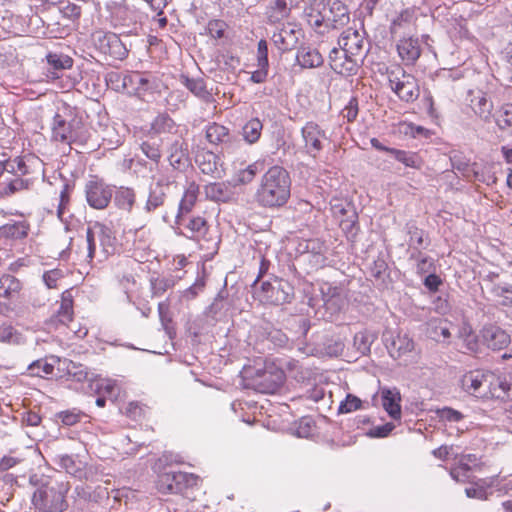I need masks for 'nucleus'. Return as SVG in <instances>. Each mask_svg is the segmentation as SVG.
<instances>
[{
  "instance_id": "obj_54",
  "label": "nucleus",
  "mask_w": 512,
  "mask_h": 512,
  "mask_svg": "<svg viewBox=\"0 0 512 512\" xmlns=\"http://www.w3.org/2000/svg\"><path fill=\"white\" fill-rule=\"evenodd\" d=\"M496 123L498 127L502 130L507 129L508 127H512V104L507 103L504 104L500 111L499 115L496 118Z\"/></svg>"
},
{
  "instance_id": "obj_13",
  "label": "nucleus",
  "mask_w": 512,
  "mask_h": 512,
  "mask_svg": "<svg viewBox=\"0 0 512 512\" xmlns=\"http://www.w3.org/2000/svg\"><path fill=\"white\" fill-rule=\"evenodd\" d=\"M323 19L326 20V26L339 29L349 23L350 13L340 0H326L323 4Z\"/></svg>"
},
{
  "instance_id": "obj_36",
  "label": "nucleus",
  "mask_w": 512,
  "mask_h": 512,
  "mask_svg": "<svg viewBox=\"0 0 512 512\" xmlns=\"http://www.w3.org/2000/svg\"><path fill=\"white\" fill-rule=\"evenodd\" d=\"M466 179L470 181L485 183L486 185L495 184L497 181L495 172L492 171L491 167H479L476 163H474V166L472 167Z\"/></svg>"
},
{
  "instance_id": "obj_17",
  "label": "nucleus",
  "mask_w": 512,
  "mask_h": 512,
  "mask_svg": "<svg viewBox=\"0 0 512 512\" xmlns=\"http://www.w3.org/2000/svg\"><path fill=\"white\" fill-rule=\"evenodd\" d=\"M493 374L482 370L465 373L460 379L461 388L468 394L480 396L484 394L483 388L491 384Z\"/></svg>"
},
{
  "instance_id": "obj_6",
  "label": "nucleus",
  "mask_w": 512,
  "mask_h": 512,
  "mask_svg": "<svg viewBox=\"0 0 512 512\" xmlns=\"http://www.w3.org/2000/svg\"><path fill=\"white\" fill-rule=\"evenodd\" d=\"M114 240L111 230L106 226L100 223L89 226L86 230L85 247L81 250L85 261L91 263L95 258L97 244L101 246V253L106 258L114 250Z\"/></svg>"
},
{
  "instance_id": "obj_53",
  "label": "nucleus",
  "mask_w": 512,
  "mask_h": 512,
  "mask_svg": "<svg viewBox=\"0 0 512 512\" xmlns=\"http://www.w3.org/2000/svg\"><path fill=\"white\" fill-rule=\"evenodd\" d=\"M47 61L55 70L68 69L72 66L73 63L70 57L56 53L48 54Z\"/></svg>"
},
{
  "instance_id": "obj_7",
  "label": "nucleus",
  "mask_w": 512,
  "mask_h": 512,
  "mask_svg": "<svg viewBox=\"0 0 512 512\" xmlns=\"http://www.w3.org/2000/svg\"><path fill=\"white\" fill-rule=\"evenodd\" d=\"M250 373L248 385L255 391L263 394L275 393L284 383L285 374L282 369L272 363H265L264 368L254 369Z\"/></svg>"
},
{
  "instance_id": "obj_59",
  "label": "nucleus",
  "mask_w": 512,
  "mask_h": 512,
  "mask_svg": "<svg viewBox=\"0 0 512 512\" xmlns=\"http://www.w3.org/2000/svg\"><path fill=\"white\" fill-rule=\"evenodd\" d=\"M82 417L83 413L75 409L62 411L58 414V418L60 419L62 424L66 426H73L77 424L78 422L81 421Z\"/></svg>"
},
{
  "instance_id": "obj_28",
  "label": "nucleus",
  "mask_w": 512,
  "mask_h": 512,
  "mask_svg": "<svg viewBox=\"0 0 512 512\" xmlns=\"http://www.w3.org/2000/svg\"><path fill=\"white\" fill-rule=\"evenodd\" d=\"M382 406L388 415L394 420L401 418V395L396 389H383L381 392Z\"/></svg>"
},
{
  "instance_id": "obj_41",
  "label": "nucleus",
  "mask_w": 512,
  "mask_h": 512,
  "mask_svg": "<svg viewBox=\"0 0 512 512\" xmlns=\"http://www.w3.org/2000/svg\"><path fill=\"white\" fill-rule=\"evenodd\" d=\"M16 46L9 42L0 43V66L11 67L18 63Z\"/></svg>"
},
{
  "instance_id": "obj_40",
  "label": "nucleus",
  "mask_w": 512,
  "mask_h": 512,
  "mask_svg": "<svg viewBox=\"0 0 512 512\" xmlns=\"http://www.w3.org/2000/svg\"><path fill=\"white\" fill-rule=\"evenodd\" d=\"M27 370L32 377L46 378L54 373V364L49 363L47 358L38 359L32 362Z\"/></svg>"
},
{
  "instance_id": "obj_5",
  "label": "nucleus",
  "mask_w": 512,
  "mask_h": 512,
  "mask_svg": "<svg viewBox=\"0 0 512 512\" xmlns=\"http://www.w3.org/2000/svg\"><path fill=\"white\" fill-rule=\"evenodd\" d=\"M254 298L264 304L283 305L289 303L294 296L293 286L286 280L273 277L258 284L255 279L252 285Z\"/></svg>"
},
{
  "instance_id": "obj_55",
  "label": "nucleus",
  "mask_w": 512,
  "mask_h": 512,
  "mask_svg": "<svg viewBox=\"0 0 512 512\" xmlns=\"http://www.w3.org/2000/svg\"><path fill=\"white\" fill-rule=\"evenodd\" d=\"M64 277L61 269H52L43 273L42 280L48 289L58 288V282Z\"/></svg>"
},
{
  "instance_id": "obj_31",
  "label": "nucleus",
  "mask_w": 512,
  "mask_h": 512,
  "mask_svg": "<svg viewBox=\"0 0 512 512\" xmlns=\"http://www.w3.org/2000/svg\"><path fill=\"white\" fill-rule=\"evenodd\" d=\"M22 283L19 279L10 274H3L0 277V298L5 300H16L20 296Z\"/></svg>"
},
{
  "instance_id": "obj_39",
  "label": "nucleus",
  "mask_w": 512,
  "mask_h": 512,
  "mask_svg": "<svg viewBox=\"0 0 512 512\" xmlns=\"http://www.w3.org/2000/svg\"><path fill=\"white\" fill-rule=\"evenodd\" d=\"M263 129V124L258 118L250 119L242 128V135L249 144L256 143Z\"/></svg>"
},
{
  "instance_id": "obj_34",
  "label": "nucleus",
  "mask_w": 512,
  "mask_h": 512,
  "mask_svg": "<svg viewBox=\"0 0 512 512\" xmlns=\"http://www.w3.org/2000/svg\"><path fill=\"white\" fill-rule=\"evenodd\" d=\"M29 228L26 221L7 223L0 227V235L9 239H22L28 235Z\"/></svg>"
},
{
  "instance_id": "obj_30",
  "label": "nucleus",
  "mask_w": 512,
  "mask_h": 512,
  "mask_svg": "<svg viewBox=\"0 0 512 512\" xmlns=\"http://www.w3.org/2000/svg\"><path fill=\"white\" fill-rule=\"evenodd\" d=\"M233 311L234 309L232 308L230 300L219 294L206 309L205 315L208 318L219 320L222 318L234 317Z\"/></svg>"
},
{
  "instance_id": "obj_33",
  "label": "nucleus",
  "mask_w": 512,
  "mask_h": 512,
  "mask_svg": "<svg viewBox=\"0 0 512 512\" xmlns=\"http://www.w3.org/2000/svg\"><path fill=\"white\" fill-rule=\"evenodd\" d=\"M204 190L206 197L216 202H228L233 196L230 185L225 182L209 183Z\"/></svg>"
},
{
  "instance_id": "obj_19",
  "label": "nucleus",
  "mask_w": 512,
  "mask_h": 512,
  "mask_svg": "<svg viewBox=\"0 0 512 512\" xmlns=\"http://www.w3.org/2000/svg\"><path fill=\"white\" fill-rule=\"evenodd\" d=\"M301 132L307 153L316 157L323 148L322 139H326L325 131L317 123L307 122Z\"/></svg>"
},
{
  "instance_id": "obj_42",
  "label": "nucleus",
  "mask_w": 512,
  "mask_h": 512,
  "mask_svg": "<svg viewBox=\"0 0 512 512\" xmlns=\"http://www.w3.org/2000/svg\"><path fill=\"white\" fill-rule=\"evenodd\" d=\"M264 169V163L257 161L249 165L247 168L240 170L235 176L236 185H245L251 183L257 173Z\"/></svg>"
},
{
  "instance_id": "obj_12",
  "label": "nucleus",
  "mask_w": 512,
  "mask_h": 512,
  "mask_svg": "<svg viewBox=\"0 0 512 512\" xmlns=\"http://www.w3.org/2000/svg\"><path fill=\"white\" fill-rule=\"evenodd\" d=\"M93 40L103 54L115 59H123L127 55V49L115 33L99 31L93 35Z\"/></svg>"
},
{
  "instance_id": "obj_38",
  "label": "nucleus",
  "mask_w": 512,
  "mask_h": 512,
  "mask_svg": "<svg viewBox=\"0 0 512 512\" xmlns=\"http://www.w3.org/2000/svg\"><path fill=\"white\" fill-rule=\"evenodd\" d=\"M54 362L62 363L66 375L77 381H83L87 378V371L82 364H78L69 359L61 360L59 357H51Z\"/></svg>"
},
{
  "instance_id": "obj_10",
  "label": "nucleus",
  "mask_w": 512,
  "mask_h": 512,
  "mask_svg": "<svg viewBox=\"0 0 512 512\" xmlns=\"http://www.w3.org/2000/svg\"><path fill=\"white\" fill-rule=\"evenodd\" d=\"M362 59L337 48H333L329 54L331 69L345 77L357 74Z\"/></svg>"
},
{
  "instance_id": "obj_18",
  "label": "nucleus",
  "mask_w": 512,
  "mask_h": 512,
  "mask_svg": "<svg viewBox=\"0 0 512 512\" xmlns=\"http://www.w3.org/2000/svg\"><path fill=\"white\" fill-rule=\"evenodd\" d=\"M176 223L185 236L194 240L204 238L209 229L207 221L200 216L177 215Z\"/></svg>"
},
{
  "instance_id": "obj_3",
  "label": "nucleus",
  "mask_w": 512,
  "mask_h": 512,
  "mask_svg": "<svg viewBox=\"0 0 512 512\" xmlns=\"http://www.w3.org/2000/svg\"><path fill=\"white\" fill-rule=\"evenodd\" d=\"M70 483L66 480L49 479L41 483L31 496L35 512H63L68 508L67 494Z\"/></svg>"
},
{
  "instance_id": "obj_15",
  "label": "nucleus",
  "mask_w": 512,
  "mask_h": 512,
  "mask_svg": "<svg viewBox=\"0 0 512 512\" xmlns=\"http://www.w3.org/2000/svg\"><path fill=\"white\" fill-rule=\"evenodd\" d=\"M271 35V40L281 52L292 50L299 41L301 30L292 23H282Z\"/></svg>"
},
{
  "instance_id": "obj_44",
  "label": "nucleus",
  "mask_w": 512,
  "mask_h": 512,
  "mask_svg": "<svg viewBox=\"0 0 512 512\" xmlns=\"http://www.w3.org/2000/svg\"><path fill=\"white\" fill-rule=\"evenodd\" d=\"M125 76V91L127 93H140L141 90H147L149 81L142 77L139 73L124 74Z\"/></svg>"
},
{
  "instance_id": "obj_21",
  "label": "nucleus",
  "mask_w": 512,
  "mask_h": 512,
  "mask_svg": "<svg viewBox=\"0 0 512 512\" xmlns=\"http://www.w3.org/2000/svg\"><path fill=\"white\" fill-rule=\"evenodd\" d=\"M482 339L487 347L493 350L503 349L510 343L509 334L493 323L482 329Z\"/></svg>"
},
{
  "instance_id": "obj_20",
  "label": "nucleus",
  "mask_w": 512,
  "mask_h": 512,
  "mask_svg": "<svg viewBox=\"0 0 512 512\" xmlns=\"http://www.w3.org/2000/svg\"><path fill=\"white\" fill-rule=\"evenodd\" d=\"M7 166L10 173L17 175V177L25 178L40 170L42 163L39 158L29 155L7 160Z\"/></svg>"
},
{
  "instance_id": "obj_48",
  "label": "nucleus",
  "mask_w": 512,
  "mask_h": 512,
  "mask_svg": "<svg viewBox=\"0 0 512 512\" xmlns=\"http://www.w3.org/2000/svg\"><path fill=\"white\" fill-rule=\"evenodd\" d=\"M357 219L358 215L353 207H349L348 217L340 219L339 226L347 236L355 237L357 235Z\"/></svg>"
},
{
  "instance_id": "obj_60",
  "label": "nucleus",
  "mask_w": 512,
  "mask_h": 512,
  "mask_svg": "<svg viewBox=\"0 0 512 512\" xmlns=\"http://www.w3.org/2000/svg\"><path fill=\"white\" fill-rule=\"evenodd\" d=\"M266 340L275 347H283L287 344L289 337L280 329H272L266 332Z\"/></svg>"
},
{
  "instance_id": "obj_22",
  "label": "nucleus",
  "mask_w": 512,
  "mask_h": 512,
  "mask_svg": "<svg viewBox=\"0 0 512 512\" xmlns=\"http://www.w3.org/2000/svg\"><path fill=\"white\" fill-rule=\"evenodd\" d=\"M206 139L209 143L214 145L222 144L223 148L229 150L235 143H239L236 137H233L229 133V129L223 125L212 123L207 126Z\"/></svg>"
},
{
  "instance_id": "obj_29",
  "label": "nucleus",
  "mask_w": 512,
  "mask_h": 512,
  "mask_svg": "<svg viewBox=\"0 0 512 512\" xmlns=\"http://www.w3.org/2000/svg\"><path fill=\"white\" fill-rule=\"evenodd\" d=\"M397 51L406 64H414L421 55L419 41L412 37L400 40L397 44Z\"/></svg>"
},
{
  "instance_id": "obj_1",
  "label": "nucleus",
  "mask_w": 512,
  "mask_h": 512,
  "mask_svg": "<svg viewBox=\"0 0 512 512\" xmlns=\"http://www.w3.org/2000/svg\"><path fill=\"white\" fill-rule=\"evenodd\" d=\"M290 195V175L285 168L275 165L262 175L255 198L261 207L279 208L288 202Z\"/></svg>"
},
{
  "instance_id": "obj_23",
  "label": "nucleus",
  "mask_w": 512,
  "mask_h": 512,
  "mask_svg": "<svg viewBox=\"0 0 512 512\" xmlns=\"http://www.w3.org/2000/svg\"><path fill=\"white\" fill-rule=\"evenodd\" d=\"M31 184L30 179L17 177V175L8 172L0 182V198L11 197L18 192L27 190Z\"/></svg>"
},
{
  "instance_id": "obj_61",
  "label": "nucleus",
  "mask_w": 512,
  "mask_h": 512,
  "mask_svg": "<svg viewBox=\"0 0 512 512\" xmlns=\"http://www.w3.org/2000/svg\"><path fill=\"white\" fill-rule=\"evenodd\" d=\"M371 275L376 279L384 282L387 275L388 265L383 258H377L371 266Z\"/></svg>"
},
{
  "instance_id": "obj_47",
  "label": "nucleus",
  "mask_w": 512,
  "mask_h": 512,
  "mask_svg": "<svg viewBox=\"0 0 512 512\" xmlns=\"http://www.w3.org/2000/svg\"><path fill=\"white\" fill-rule=\"evenodd\" d=\"M376 339L377 334L375 332H358L354 336V346L360 353L366 354L370 351V347Z\"/></svg>"
},
{
  "instance_id": "obj_4",
  "label": "nucleus",
  "mask_w": 512,
  "mask_h": 512,
  "mask_svg": "<svg viewBox=\"0 0 512 512\" xmlns=\"http://www.w3.org/2000/svg\"><path fill=\"white\" fill-rule=\"evenodd\" d=\"M200 481L195 474L172 468L162 470V506L165 505L168 512H177L178 506L185 501L181 495L183 491L197 486Z\"/></svg>"
},
{
  "instance_id": "obj_24",
  "label": "nucleus",
  "mask_w": 512,
  "mask_h": 512,
  "mask_svg": "<svg viewBox=\"0 0 512 512\" xmlns=\"http://www.w3.org/2000/svg\"><path fill=\"white\" fill-rule=\"evenodd\" d=\"M469 105L474 113L483 121L489 122L492 117L493 103L485 93L477 91L469 93Z\"/></svg>"
},
{
  "instance_id": "obj_56",
  "label": "nucleus",
  "mask_w": 512,
  "mask_h": 512,
  "mask_svg": "<svg viewBox=\"0 0 512 512\" xmlns=\"http://www.w3.org/2000/svg\"><path fill=\"white\" fill-rule=\"evenodd\" d=\"M362 401L355 395L348 394L339 407L338 413H350L361 408Z\"/></svg>"
},
{
  "instance_id": "obj_35",
  "label": "nucleus",
  "mask_w": 512,
  "mask_h": 512,
  "mask_svg": "<svg viewBox=\"0 0 512 512\" xmlns=\"http://www.w3.org/2000/svg\"><path fill=\"white\" fill-rule=\"evenodd\" d=\"M497 477L490 479H479L474 483L472 487L465 489V494L468 498H475L479 500H485L488 497V489L495 486V480Z\"/></svg>"
},
{
  "instance_id": "obj_58",
  "label": "nucleus",
  "mask_w": 512,
  "mask_h": 512,
  "mask_svg": "<svg viewBox=\"0 0 512 512\" xmlns=\"http://www.w3.org/2000/svg\"><path fill=\"white\" fill-rule=\"evenodd\" d=\"M141 149L143 153L151 160H153L156 165L158 164L160 158V150L154 138L145 141L141 145Z\"/></svg>"
},
{
  "instance_id": "obj_51",
  "label": "nucleus",
  "mask_w": 512,
  "mask_h": 512,
  "mask_svg": "<svg viewBox=\"0 0 512 512\" xmlns=\"http://www.w3.org/2000/svg\"><path fill=\"white\" fill-rule=\"evenodd\" d=\"M107 86L116 92H124L125 91V76L124 73L111 71L107 73L105 77Z\"/></svg>"
},
{
  "instance_id": "obj_45",
  "label": "nucleus",
  "mask_w": 512,
  "mask_h": 512,
  "mask_svg": "<svg viewBox=\"0 0 512 512\" xmlns=\"http://www.w3.org/2000/svg\"><path fill=\"white\" fill-rule=\"evenodd\" d=\"M135 203L134 191L130 188H120L115 195V204L119 209L131 211Z\"/></svg>"
},
{
  "instance_id": "obj_63",
  "label": "nucleus",
  "mask_w": 512,
  "mask_h": 512,
  "mask_svg": "<svg viewBox=\"0 0 512 512\" xmlns=\"http://www.w3.org/2000/svg\"><path fill=\"white\" fill-rule=\"evenodd\" d=\"M18 334L9 322L0 323V341L17 342Z\"/></svg>"
},
{
  "instance_id": "obj_52",
  "label": "nucleus",
  "mask_w": 512,
  "mask_h": 512,
  "mask_svg": "<svg viewBox=\"0 0 512 512\" xmlns=\"http://www.w3.org/2000/svg\"><path fill=\"white\" fill-rule=\"evenodd\" d=\"M58 316L67 318L69 320L73 317V299L70 292L65 291L62 294L60 307L57 310Z\"/></svg>"
},
{
  "instance_id": "obj_43",
  "label": "nucleus",
  "mask_w": 512,
  "mask_h": 512,
  "mask_svg": "<svg viewBox=\"0 0 512 512\" xmlns=\"http://www.w3.org/2000/svg\"><path fill=\"white\" fill-rule=\"evenodd\" d=\"M391 155H393V157L397 161L403 163L407 167L420 169L422 166V160L420 156L415 152L404 151L394 148L391 151Z\"/></svg>"
},
{
  "instance_id": "obj_46",
  "label": "nucleus",
  "mask_w": 512,
  "mask_h": 512,
  "mask_svg": "<svg viewBox=\"0 0 512 512\" xmlns=\"http://www.w3.org/2000/svg\"><path fill=\"white\" fill-rule=\"evenodd\" d=\"M410 259L416 261V268L418 274L422 275L427 273H433L435 267L433 259L431 257L425 256L424 254H422L421 251L417 250L411 253Z\"/></svg>"
},
{
  "instance_id": "obj_2",
  "label": "nucleus",
  "mask_w": 512,
  "mask_h": 512,
  "mask_svg": "<svg viewBox=\"0 0 512 512\" xmlns=\"http://www.w3.org/2000/svg\"><path fill=\"white\" fill-rule=\"evenodd\" d=\"M50 128L51 140L55 143L65 144L71 148L72 144L86 142L87 135L82 118L73 107L59 108L52 118Z\"/></svg>"
},
{
  "instance_id": "obj_14",
  "label": "nucleus",
  "mask_w": 512,
  "mask_h": 512,
  "mask_svg": "<svg viewBox=\"0 0 512 512\" xmlns=\"http://www.w3.org/2000/svg\"><path fill=\"white\" fill-rule=\"evenodd\" d=\"M195 163L203 174L214 179H221L225 174L224 163L212 151L199 149L195 154Z\"/></svg>"
},
{
  "instance_id": "obj_62",
  "label": "nucleus",
  "mask_w": 512,
  "mask_h": 512,
  "mask_svg": "<svg viewBox=\"0 0 512 512\" xmlns=\"http://www.w3.org/2000/svg\"><path fill=\"white\" fill-rule=\"evenodd\" d=\"M70 201V187L67 184H64L59 196V204L57 207V215L59 219L63 220V216L65 214L66 207L68 206Z\"/></svg>"
},
{
  "instance_id": "obj_9",
  "label": "nucleus",
  "mask_w": 512,
  "mask_h": 512,
  "mask_svg": "<svg viewBox=\"0 0 512 512\" xmlns=\"http://www.w3.org/2000/svg\"><path fill=\"white\" fill-rule=\"evenodd\" d=\"M338 44L341 50L355 57L364 58L369 50V43L365 39V31L362 27L360 29L350 27L344 30Z\"/></svg>"
},
{
  "instance_id": "obj_16",
  "label": "nucleus",
  "mask_w": 512,
  "mask_h": 512,
  "mask_svg": "<svg viewBox=\"0 0 512 512\" xmlns=\"http://www.w3.org/2000/svg\"><path fill=\"white\" fill-rule=\"evenodd\" d=\"M87 203L94 209H104L111 201L113 190L101 181H89L85 187Z\"/></svg>"
},
{
  "instance_id": "obj_57",
  "label": "nucleus",
  "mask_w": 512,
  "mask_h": 512,
  "mask_svg": "<svg viewBox=\"0 0 512 512\" xmlns=\"http://www.w3.org/2000/svg\"><path fill=\"white\" fill-rule=\"evenodd\" d=\"M314 428L313 420L310 417H302L295 428L296 436L300 438H308L312 435Z\"/></svg>"
},
{
  "instance_id": "obj_37",
  "label": "nucleus",
  "mask_w": 512,
  "mask_h": 512,
  "mask_svg": "<svg viewBox=\"0 0 512 512\" xmlns=\"http://www.w3.org/2000/svg\"><path fill=\"white\" fill-rule=\"evenodd\" d=\"M199 187L195 183L183 192V196L179 203V211L177 215H187L196 203Z\"/></svg>"
},
{
  "instance_id": "obj_26",
  "label": "nucleus",
  "mask_w": 512,
  "mask_h": 512,
  "mask_svg": "<svg viewBox=\"0 0 512 512\" xmlns=\"http://www.w3.org/2000/svg\"><path fill=\"white\" fill-rule=\"evenodd\" d=\"M320 292L325 309L330 311L331 316L341 309V305L343 304L341 288L333 286L330 283H323L320 286Z\"/></svg>"
},
{
  "instance_id": "obj_50",
  "label": "nucleus",
  "mask_w": 512,
  "mask_h": 512,
  "mask_svg": "<svg viewBox=\"0 0 512 512\" xmlns=\"http://www.w3.org/2000/svg\"><path fill=\"white\" fill-rule=\"evenodd\" d=\"M181 78L182 83L196 96L204 97L207 94L206 85L203 79H190L189 77L184 75H182Z\"/></svg>"
},
{
  "instance_id": "obj_25",
  "label": "nucleus",
  "mask_w": 512,
  "mask_h": 512,
  "mask_svg": "<svg viewBox=\"0 0 512 512\" xmlns=\"http://www.w3.org/2000/svg\"><path fill=\"white\" fill-rule=\"evenodd\" d=\"M292 8L287 5V0H272L266 7V23L269 25H279L290 17Z\"/></svg>"
},
{
  "instance_id": "obj_32",
  "label": "nucleus",
  "mask_w": 512,
  "mask_h": 512,
  "mask_svg": "<svg viewBox=\"0 0 512 512\" xmlns=\"http://www.w3.org/2000/svg\"><path fill=\"white\" fill-rule=\"evenodd\" d=\"M296 60L302 68H316L323 64L320 52L310 46H301L298 49Z\"/></svg>"
},
{
  "instance_id": "obj_27",
  "label": "nucleus",
  "mask_w": 512,
  "mask_h": 512,
  "mask_svg": "<svg viewBox=\"0 0 512 512\" xmlns=\"http://www.w3.org/2000/svg\"><path fill=\"white\" fill-rule=\"evenodd\" d=\"M168 161L170 166L178 170V172L174 176V179H182L183 175L181 174L180 170L186 166L187 156L182 148V144L179 143L178 141H175L172 144V147L169 151ZM178 184L179 183L176 180H174L172 183H167V189H170L171 186H174V188H178Z\"/></svg>"
},
{
  "instance_id": "obj_8",
  "label": "nucleus",
  "mask_w": 512,
  "mask_h": 512,
  "mask_svg": "<svg viewBox=\"0 0 512 512\" xmlns=\"http://www.w3.org/2000/svg\"><path fill=\"white\" fill-rule=\"evenodd\" d=\"M388 80L391 89L402 101L409 103L418 99L420 88L417 79L413 75L399 68L388 72Z\"/></svg>"
},
{
  "instance_id": "obj_11",
  "label": "nucleus",
  "mask_w": 512,
  "mask_h": 512,
  "mask_svg": "<svg viewBox=\"0 0 512 512\" xmlns=\"http://www.w3.org/2000/svg\"><path fill=\"white\" fill-rule=\"evenodd\" d=\"M382 341L393 357H399L413 349L412 339L407 334H402L397 327H386L382 333Z\"/></svg>"
},
{
  "instance_id": "obj_49",
  "label": "nucleus",
  "mask_w": 512,
  "mask_h": 512,
  "mask_svg": "<svg viewBox=\"0 0 512 512\" xmlns=\"http://www.w3.org/2000/svg\"><path fill=\"white\" fill-rule=\"evenodd\" d=\"M450 161H451L452 168L457 170L458 172L462 173V175L465 178H467L472 167L474 166V163L469 164V161L465 157H463L461 153H458V152H454L450 156Z\"/></svg>"
},
{
  "instance_id": "obj_64",
  "label": "nucleus",
  "mask_w": 512,
  "mask_h": 512,
  "mask_svg": "<svg viewBox=\"0 0 512 512\" xmlns=\"http://www.w3.org/2000/svg\"><path fill=\"white\" fill-rule=\"evenodd\" d=\"M341 115L346 118L348 122H352L358 115V100L356 97H352L348 104L342 109Z\"/></svg>"
}]
</instances>
